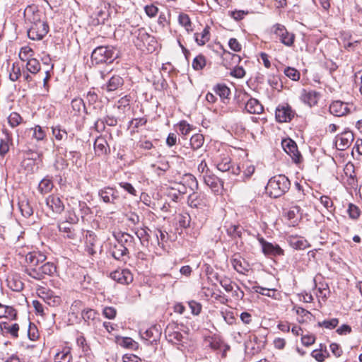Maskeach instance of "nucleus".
Instances as JSON below:
<instances>
[{"mask_svg": "<svg viewBox=\"0 0 362 362\" xmlns=\"http://www.w3.org/2000/svg\"><path fill=\"white\" fill-rule=\"evenodd\" d=\"M30 11L31 8H26L25 11V16L31 23L30 28L28 30V36L33 40H40L49 32V25L45 21L40 19V13L38 11L33 12L30 16L28 13Z\"/></svg>", "mask_w": 362, "mask_h": 362, "instance_id": "1", "label": "nucleus"}, {"mask_svg": "<svg viewBox=\"0 0 362 362\" xmlns=\"http://www.w3.org/2000/svg\"><path fill=\"white\" fill-rule=\"evenodd\" d=\"M291 182L284 175L272 177L268 182L266 189L271 197L278 198L290 189Z\"/></svg>", "mask_w": 362, "mask_h": 362, "instance_id": "2", "label": "nucleus"}, {"mask_svg": "<svg viewBox=\"0 0 362 362\" xmlns=\"http://www.w3.org/2000/svg\"><path fill=\"white\" fill-rule=\"evenodd\" d=\"M117 57L118 52L112 46L97 47L91 54V60L95 64L112 63Z\"/></svg>", "mask_w": 362, "mask_h": 362, "instance_id": "3", "label": "nucleus"}, {"mask_svg": "<svg viewBox=\"0 0 362 362\" xmlns=\"http://www.w3.org/2000/svg\"><path fill=\"white\" fill-rule=\"evenodd\" d=\"M57 272V267L50 262L40 264L36 268L30 269V272L26 274L35 280H42L46 276H52Z\"/></svg>", "mask_w": 362, "mask_h": 362, "instance_id": "4", "label": "nucleus"}, {"mask_svg": "<svg viewBox=\"0 0 362 362\" xmlns=\"http://www.w3.org/2000/svg\"><path fill=\"white\" fill-rule=\"evenodd\" d=\"M47 257L40 252H30L25 255L23 272L26 274L30 269L36 268L37 266L45 262Z\"/></svg>", "mask_w": 362, "mask_h": 362, "instance_id": "5", "label": "nucleus"}, {"mask_svg": "<svg viewBox=\"0 0 362 362\" xmlns=\"http://www.w3.org/2000/svg\"><path fill=\"white\" fill-rule=\"evenodd\" d=\"M273 28L274 35L281 43L287 47H291L293 45L295 35L289 33L284 25L276 23L273 26Z\"/></svg>", "mask_w": 362, "mask_h": 362, "instance_id": "6", "label": "nucleus"}, {"mask_svg": "<svg viewBox=\"0 0 362 362\" xmlns=\"http://www.w3.org/2000/svg\"><path fill=\"white\" fill-rule=\"evenodd\" d=\"M354 139L353 132L349 130H344L335 138L336 148L339 151H344L350 146Z\"/></svg>", "mask_w": 362, "mask_h": 362, "instance_id": "7", "label": "nucleus"}, {"mask_svg": "<svg viewBox=\"0 0 362 362\" xmlns=\"http://www.w3.org/2000/svg\"><path fill=\"white\" fill-rule=\"evenodd\" d=\"M258 240L262 246L263 253L267 256H281L284 255V250L279 245L273 244L266 241L262 237L258 238Z\"/></svg>", "mask_w": 362, "mask_h": 362, "instance_id": "8", "label": "nucleus"}, {"mask_svg": "<svg viewBox=\"0 0 362 362\" xmlns=\"http://www.w3.org/2000/svg\"><path fill=\"white\" fill-rule=\"evenodd\" d=\"M38 295L45 302L52 307L59 306L62 303L59 296L54 295L53 291L44 287H40L37 289Z\"/></svg>", "mask_w": 362, "mask_h": 362, "instance_id": "9", "label": "nucleus"}, {"mask_svg": "<svg viewBox=\"0 0 362 362\" xmlns=\"http://www.w3.org/2000/svg\"><path fill=\"white\" fill-rule=\"evenodd\" d=\"M282 146L286 153L291 157L293 162L298 163L301 161L302 156L294 141L291 139H284L282 141Z\"/></svg>", "mask_w": 362, "mask_h": 362, "instance_id": "10", "label": "nucleus"}, {"mask_svg": "<svg viewBox=\"0 0 362 362\" xmlns=\"http://www.w3.org/2000/svg\"><path fill=\"white\" fill-rule=\"evenodd\" d=\"M294 115L295 112L288 104L279 105L276 109L275 116L279 122H290Z\"/></svg>", "mask_w": 362, "mask_h": 362, "instance_id": "11", "label": "nucleus"}, {"mask_svg": "<svg viewBox=\"0 0 362 362\" xmlns=\"http://www.w3.org/2000/svg\"><path fill=\"white\" fill-rule=\"evenodd\" d=\"M136 40L134 41L135 45L142 49L146 44L154 42V37L150 35L144 28H141L134 33Z\"/></svg>", "mask_w": 362, "mask_h": 362, "instance_id": "12", "label": "nucleus"}, {"mask_svg": "<svg viewBox=\"0 0 362 362\" xmlns=\"http://www.w3.org/2000/svg\"><path fill=\"white\" fill-rule=\"evenodd\" d=\"M46 205L56 214H62L65 209L64 204L61 198L56 194H50L46 198Z\"/></svg>", "mask_w": 362, "mask_h": 362, "instance_id": "13", "label": "nucleus"}, {"mask_svg": "<svg viewBox=\"0 0 362 362\" xmlns=\"http://www.w3.org/2000/svg\"><path fill=\"white\" fill-rule=\"evenodd\" d=\"M110 276L121 284H129L133 281V275L128 269H117L111 272Z\"/></svg>", "mask_w": 362, "mask_h": 362, "instance_id": "14", "label": "nucleus"}, {"mask_svg": "<svg viewBox=\"0 0 362 362\" xmlns=\"http://www.w3.org/2000/svg\"><path fill=\"white\" fill-rule=\"evenodd\" d=\"M187 203L192 208L204 209L208 205V199L204 194L193 192L189 195Z\"/></svg>", "mask_w": 362, "mask_h": 362, "instance_id": "15", "label": "nucleus"}, {"mask_svg": "<svg viewBox=\"0 0 362 362\" xmlns=\"http://www.w3.org/2000/svg\"><path fill=\"white\" fill-rule=\"evenodd\" d=\"M98 196L107 204H115L119 199L118 191L110 187H105L98 191Z\"/></svg>", "mask_w": 362, "mask_h": 362, "instance_id": "16", "label": "nucleus"}, {"mask_svg": "<svg viewBox=\"0 0 362 362\" xmlns=\"http://www.w3.org/2000/svg\"><path fill=\"white\" fill-rule=\"evenodd\" d=\"M124 84V79L119 75L112 76L107 81L102 85L101 89L107 93L118 90Z\"/></svg>", "mask_w": 362, "mask_h": 362, "instance_id": "17", "label": "nucleus"}, {"mask_svg": "<svg viewBox=\"0 0 362 362\" xmlns=\"http://www.w3.org/2000/svg\"><path fill=\"white\" fill-rule=\"evenodd\" d=\"M349 104L341 100L334 101L329 105L330 113L337 117L344 116L349 113Z\"/></svg>", "mask_w": 362, "mask_h": 362, "instance_id": "18", "label": "nucleus"}, {"mask_svg": "<svg viewBox=\"0 0 362 362\" xmlns=\"http://www.w3.org/2000/svg\"><path fill=\"white\" fill-rule=\"evenodd\" d=\"M98 240L97 235L91 230H87L86 233V251L90 255L97 252Z\"/></svg>", "mask_w": 362, "mask_h": 362, "instance_id": "19", "label": "nucleus"}, {"mask_svg": "<svg viewBox=\"0 0 362 362\" xmlns=\"http://www.w3.org/2000/svg\"><path fill=\"white\" fill-rule=\"evenodd\" d=\"M153 238L151 239V245L156 250L165 249L164 243L167 241L168 234L160 229H156L153 231Z\"/></svg>", "mask_w": 362, "mask_h": 362, "instance_id": "20", "label": "nucleus"}, {"mask_svg": "<svg viewBox=\"0 0 362 362\" xmlns=\"http://www.w3.org/2000/svg\"><path fill=\"white\" fill-rule=\"evenodd\" d=\"M110 253L115 259L124 261L125 257H128L129 249L117 242L111 247Z\"/></svg>", "mask_w": 362, "mask_h": 362, "instance_id": "21", "label": "nucleus"}, {"mask_svg": "<svg viewBox=\"0 0 362 362\" xmlns=\"http://www.w3.org/2000/svg\"><path fill=\"white\" fill-rule=\"evenodd\" d=\"M300 98L304 103L312 107L317 103L319 93L315 90H306L305 89H303L302 90Z\"/></svg>", "mask_w": 362, "mask_h": 362, "instance_id": "22", "label": "nucleus"}, {"mask_svg": "<svg viewBox=\"0 0 362 362\" xmlns=\"http://www.w3.org/2000/svg\"><path fill=\"white\" fill-rule=\"evenodd\" d=\"M230 262L234 269L240 274H245L248 271L247 264L239 255H234Z\"/></svg>", "mask_w": 362, "mask_h": 362, "instance_id": "23", "label": "nucleus"}, {"mask_svg": "<svg viewBox=\"0 0 362 362\" xmlns=\"http://www.w3.org/2000/svg\"><path fill=\"white\" fill-rule=\"evenodd\" d=\"M132 230L139 239L141 245L148 247L150 241L151 242V235L148 231L151 233H152V231L146 226L140 228H134Z\"/></svg>", "mask_w": 362, "mask_h": 362, "instance_id": "24", "label": "nucleus"}, {"mask_svg": "<svg viewBox=\"0 0 362 362\" xmlns=\"http://www.w3.org/2000/svg\"><path fill=\"white\" fill-rule=\"evenodd\" d=\"M141 338L146 341H148L151 344L156 342L159 338L160 332L156 327H151L144 332H140Z\"/></svg>", "mask_w": 362, "mask_h": 362, "instance_id": "25", "label": "nucleus"}, {"mask_svg": "<svg viewBox=\"0 0 362 362\" xmlns=\"http://www.w3.org/2000/svg\"><path fill=\"white\" fill-rule=\"evenodd\" d=\"M117 242L122 244L124 247H127L129 250L135 249V239L133 235L127 233H122L116 238Z\"/></svg>", "mask_w": 362, "mask_h": 362, "instance_id": "26", "label": "nucleus"}, {"mask_svg": "<svg viewBox=\"0 0 362 362\" xmlns=\"http://www.w3.org/2000/svg\"><path fill=\"white\" fill-rule=\"evenodd\" d=\"M245 110L250 114H260L263 112L262 105L255 98H250L245 105Z\"/></svg>", "mask_w": 362, "mask_h": 362, "instance_id": "27", "label": "nucleus"}, {"mask_svg": "<svg viewBox=\"0 0 362 362\" xmlns=\"http://www.w3.org/2000/svg\"><path fill=\"white\" fill-rule=\"evenodd\" d=\"M217 168L221 172H227L231 170V173L234 175H238L240 172V168L237 166L235 168L231 165L230 158L228 157L223 158L221 162L217 163Z\"/></svg>", "mask_w": 362, "mask_h": 362, "instance_id": "28", "label": "nucleus"}, {"mask_svg": "<svg viewBox=\"0 0 362 362\" xmlns=\"http://www.w3.org/2000/svg\"><path fill=\"white\" fill-rule=\"evenodd\" d=\"M94 149L99 156L107 154L109 149L107 141L103 137H98L94 143Z\"/></svg>", "mask_w": 362, "mask_h": 362, "instance_id": "29", "label": "nucleus"}, {"mask_svg": "<svg viewBox=\"0 0 362 362\" xmlns=\"http://www.w3.org/2000/svg\"><path fill=\"white\" fill-rule=\"evenodd\" d=\"M165 337L167 339L174 344H177L182 341L183 336L181 332L177 330H174L170 327H167L165 331Z\"/></svg>", "mask_w": 362, "mask_h": 362, "instance_id": "30", "label": "nucleus"}, {"mask_svg": "<svg viewBox=\"0 0 362 362\" xmlns=\"http://www.w3.org/2000/svg\"><path fill=\"white\" fill-rule=\"evenodd\" d=\"M18 207L21 214L25 218H29L33 214V207L30 205L28 199L26 198L22 199L18 202Z\"/></svg>", "mask_w": 362, "mask_h": 362, "instance_id": "31", "label": "nucleus"}, {"mask_svg": "<svg viewBox=\"0 0 362 362\" xmlns=\"http://www.w3.org/2000/svg\"><path fill=\"white\" fill-rule=\"evenodd\" d=\"M195 41L199 45H205L210 39L209 27H206L201 33L194 34Z\"/></svg>", "mask_w": 362, "mask_h": 362, "instance_id": "32", "label": "nucleus"}, {"mask_svg": "<svg viewBox=\"0 0 362 362\" xmlns=\"http://www.w3.org/2000/svg\"><path fill=\"white\" fill-rule=\"evenodd\" d=\"M203 179L205 184L213 190L217 189L218 184L221 182L216 176L211 175V173L209 175H204Z\"/></svg>", "mask_w": 362, "mask_h": 362, "instance_id": "33", "label": "nucleus"}, {"mask_svg": "<svg viewBox=\"0 0 362 362\" xmlns=\"http://www.w3.org/2000/svg\"><path fill=\"white\" fill-rule=\"evenodd\" d=\"M0 327L2 330H5L13 337H18V332L19 330L18 324L14 323L13 325H9L8 322H4L0 324Z\"/></svg>", "mask_w": 362, "mask_h": 362, "instance_id": "34", "label": "nucleus"}, {"mask_svg": "<svg viewBox=\"0 0 362 362\" xmlns=\"http://www.w3.org/2000/svg\"><path fill=\"white\" fill-rule=\"evenodd\" d=\"M72 359L71 351L69 349H64L54 356L55 362H70Z\"/></svg>", "mask_w": 362, "mask_h": 362, "instance_id": "35", "label": "nucleus"}, {"mask_svg": "<svg viewBox=\"0 0 362 362\" xmlns=\"http://www.w3.org/2000/svg\"><path fill=\"white\" fill-rule=\"evenodd\" d=\"M182 182L193 192L198 189V182L192 174H185L182 177Z\"/></svg>", "mask_w": 362, "mask_h": 362, "instance_id": "36", "label": "nucleus"}, {"mask_svg": "<svg viewBox=\"0 0 362 362\" xmlns=\"http://www.w3.org/2000/svg\"><path fill=\"white\" fill-rule=\"evenodd\" d=\"M59 230L61 233H64V237L70 239H74L75 233L72 230V227L66 222H63L59 224Z\"/></svg>", "mask_w": 362, "mask_h": 362, "instance_id": "37", "label": "nucleus"}, {"mask_svg": "<svg viewBox=\"0 0 362 362\" xmlns=\"http://www.w3.org/2000/svg\"><path fill=\"white\" fill-rule=\"evenodd\" d=\"M204 141V137L201 134H195L190 139V145L194 150L200 148Z\"/></svg>", "mask_w": 362, "mask_h": 362, "instance_id": "38", "label": "nucleus"}, {"mask_svg": "<svg viewBox=\"0 0 362 362\" xmlns=\"http://www.w3.org/2000/svg\"><path fill=\"white\" fill-rule=\"evenodd\" d=\"M26 69L30 73L36 74L40 70V64L36 59L30 58V59L27 61Z\"/></svg>", "mask_w": 362, "mask_h": 362, "instance_id": "39", "label": "nucleus"}, {"mask_svg": "<svg viewBox=\"0 0 362 362\" xmlns=\"http://www.w3.org/2000/svg\"><path fill=\"white\" fill-rule=\"evenodd\" d=\"M53 188V183L51 180L47 178L42 179L38 185V190L42 194L49 192Z\"/></svg>", "mask_w": 362, "mask_h": 362, "instance_id": "40", "label": "nucleus"}, {"mask_svg": "<svg viewBox=\"0 0 362 362\" xmlns=\"http://www.w3.org/2000/svg\"><path fill=\"white\" fill-rule=\"evenodd\" d=\"M178 22L180 25L185 27L187 32L192 30V22L187 14L184 13H180L178 17Z\"/></svg>", "mask_w": 362, "mask_h": 362, "instance_id": "41", "label": "nucleus"}, {"mask_svg": "<svg viewBox=\"0 0 362 362\" xmlns=\"http://www.w3.org/2000/svg\"><path fill=\"white\" fill-rule=\"evenodd\" d=\"M22 122L23 118L18 113L16 112H11L8 117V122L9 125L13 128L18 126L20 124L22 123Z\"/></svg>", "mask_w": 362, "mask_h": 362, "instance_id": "42", "label": "nucleus"}, {"mask_svg": "<svg viewBox=\"0 0 362 362\" xmlns=\"http://www.w3.org/2000/svg\"><path fill=\"white\" fill-rule=\"evenodd\" d=\"M291 243L297 250H304L309 247L308 242L303 238H294L291 240Z\"/></svg>", "mask_w": 362, "mask_h": 362, "instance_id": "43", "label": "nucleus"}, {"mask_svg": "<svg viewBox=\"0 0 362 362\" xmlns=\"http://www.w3.org/2000/svg\"><path fill=\"white\" fill-rule=\"evenodd\" d=\"M214 91L216 94L218 95L222 99L227 98L230 92V89L223 84H218L215 86Z\"/></svg>", "mask_w": 362, "mask_h": 362, "instance_id": "44", "label": "nucleus"}, {"mask_svg": "<svg viewBox=\"0 0 362 362\" xmlns=\"http://www.w3.org/2000/svg\"><path fill=\"white\" fill-rule=\"evenodd\" d=\"M284 74L293 81H297L300 79V74L295 68L287 66L284 71Z\"/></svg>", "mask_w": 362, "mask_h": 362, "instance_id": "45", "label": "nucleus"}, {"mask_svg": "<svg viewBox=\"0 0 362 362\" xmlns=\"http://www.w3.org/2000/svg\"><path fill=\"white\" fill-rule=\"evenodd\" d=\"M206 66V59L204 55L197 56L192 62V67L194 70H202Z\"/></svg>", "mask_w": 362, "mask_h": 362, "instance_id": "46", "label": "nucleus"}, {"mask_svg": "<svg viewBox=\"0 0 362 362\" xmlns=\"http://www.w3.org/2000/svg\"><path fill=\"white\" fill-rule=\"evenodd\" d=\"M154 81H153V85L155 88V89L158 90H163L166 89L168 84L166 81L163 78L161 74H160L159 76H154Z\"/></svg>", "mask_w": 362, "mask_h": 362, "instance_id": "47", "label": "nucleus"}, {"mask_svg": "<svg viewBox=\"0 0 362 362\" xmlns=\"http://www.w3.org/2000/svg\"><path fill=\"white\" fill-rule=\"evenodd\" d=\"M8 286L14 291H21L23 288V283L16 278L8 279Z\"/></svg>", "mask_w": 362, "mask_h": 362, "instance_id": "48", "label": "nucleus"}, {"mask_svg": "<svg viewBox=\"0 0 362 362\" xmlns=\"http://www.w3.org/2000/svg\"><path fill=\"white\" fill-rule=\"evenodd\" d=\"M339 324V320L337 318H332L330 320H325L322 322H319L317 325L319 327H322L326 329H332L335 328Z\"/></svg>", "mask_w": 362, "mask_h": 362, "instance_id": "49", "label": "nucleus"}, {"mask_svg": "<svg viewBox=\"0 0 362 362\" xmlns=\"http://www.w3.org/2000/svg\"><path fill=\"white\" fill-rule=\"evenodd\" d=\"M21 76V67L18 64L13 63L9 74V78L12 81H16Z\"/></svg>", "mask_w": 362, "mask_h": 362, "instance_id": "50", "label": "nucleus"}, {"mask_svg": "<svg viewBox=\"0 0 362 362\" xmlns=\"http://www.w3.org/2000/svg\"><path fill=\"white\" fill-rule=\"evenodd\" d=\"M81 315L85 322H89L96 318L97 312L93 309H86L82 311Z\"/></svg>", "mask_w": 362, "mask_h": 362, "instance_id": "51", "label": "nucleus"}, {"mask_svg": "<svg viewBox=\"0 0 362 362\" xmlns=\"http://www.w3.org/2000/svg\"><path fill=\"white\" fill-rule=\"evenodd\" d=\"M52 134L57 140H62L67 138V132L59 126L53 127Z\"/></svg>", "mask_w": 362, "mask_h": 362, "instance_id": "52", "label": "nucleus"}, {"mask_svg": "<svg viewBox=\"0 0 362 362\" xmlns=\"http://www.w3.org/2000/svg\"><path fill=\"white\" fill-rule=\"evenodd\" d=\"M33 52V49L30 47L28 46L23 47L19 52V58L22 61H28L30 59V57L32 56Z\"/></svg>", "mask_w": 362, "mask_h": 362, "instance_id": "53", "label": "nucleus"}, {"mask_svg": "<svg viewBox=\"0 0 362 362\" xmlns=\"http://www.w3.org/2000/svg\"><path fill=\"white\" fill-rule=\"evenodd\" d=\"M28 338L32 341H35L38 338V330L37 329V327L30 322H29L28 325Z\"/></svg>", "mask_w": 362, "mask_h": 362, "instance_id": "54", "label": "nucleus"}, {"mask_svg": "<svg viewBox=\"0 0 362 362\" xmlns=\"http://www.w3.org/2000/svg\"><path fill=\"white\" fill-rule=\"evenodd\" d=\"M178 128L180 134L184 136L187 135L192 129V126L186 121H181L178 124Z\"/></svg>", "mask_w": 362, "mask_h": 362, "instance_id": "55", "label": "nucleus"}, {"mask_svg": "<svg viewBox=\"0 0 362 362\" xmlns=\"http://www.w3.org/2000/svg\"><path fill=\"white\" fill-rule=\"evenodd\" d=\"M321 204L329 211L334 210V204L332 200L327 196H322L320 199Z\"/></svg>", "mask_w": 362, "mask_h": 362, "instance_id": "56", "label": "nucleus"}, {"mask_svg": "<svg viewBox=\"0 0 362 362\" xmlns=\"http://www.w3.org/2000/svg\"><path fill=\"white\" fill-rule=\"evenodd\" d=\"M32 130L33 131V136L37 141L42 140L45 136L44 130L39 125L35 126Z\"/></svg>", "mask_w": 362, "mask_h": 362, "instance_id": "57", "label": "nucleus"}, {"mask_svg": "<svg viewBox=\"0 0 362 362\" xmlns=\"http://www.w3.org/2000/svg\"><path fill=\"white\" fill-rule=\"evenodd\" d=\"M189 306L191 309L192 313L194 315H198L202 310V305L201 303L195 301L191 300L189 302Z\"/></svg>", "mask_w": 362, "mask_h": 362, "instance_id": "58", "label": "nucleus"}, {"mask_svg": "<svg viewBox=\"0 0 362 362\" xmlns=\"http://www.w3.org/2000/svg\"><path fill=\"white\" fill-rule=\"evenodd\" d=\"M144 11L148 17L153 18L158 14V8L153 4L146 5L144 7Z\"/></svg>", "mask_w": 362, "mask_h": 362, "instance_id": "59", "label": "nucleus"}, {"mask_svg": "<svg viewBox=\"0 0 362 362\" xmlns=\"http://www.w3.org/2000/svg\"><path fill=\"white\" fill-rule=\"evenodd\" d=\"M228 46L230 49L236 52H240L242 49V45L236 38H230L228 41Z\"/></svg>", "mask_w": 362, "mask_h": 362, "instance_id": "60", "label": "nucleus"}, {"mask_svg": "<svg viewBox=\"0 0 362 362\" xmlns=\"http://www.w3.org/2000/svg\"><path fill=\"white\" fill-rule=\"evenodd\" d=\"M5 316L4 317L9 318L11 320H14L16 317L17 312L16 310L11 306H5Z\"/></svg>", "mask_w": 362, "mask_h": 362, "instance_id": "61", "label": "nucleus"}, {"mask_svg": "<svg viewBox=\"0 0 362 362\" xmlns=\"http://www.w3.org/2000/svg\"><path fill=\"white\" fill-rule=\"evenodd\" d=\"M103 315L108 319H114L117 314V310L113 307H105L103 311Z\"/></svg>", "mask_w": 362, "mask_h": 362, "instance_id": "62", "label": "nucleus"}, {"mask_svg": "<svg viewBox=\"0 0 362 362\" xmlns=\"http://www.w3.org/2000/svg\"><path fill=\"white\" fill-rule=\"evenodd\" d=\"M348 213L349 214V216L353 219L358 218L360 215V211L358 208L352 204H349Z\"/></svg>", "mask_w": 362, "mask_h": 362, "instance_id": "63", "label": "nucleus"}, {"mask_svg": "<svg viewBox=\"0 0 362 362\" xmlns=\"http://www.w3.org/2000/svg\"><path fill=\"white\" fill-rule=\"evenodd\" d=\"M9 150V145L8 142V138L6 139L0 140V155L4 156Z\"/></svg>", "mask_w": 362, "mask_h": 362, "instance_id": "64", "label": "nucleus"}]
</instances>
